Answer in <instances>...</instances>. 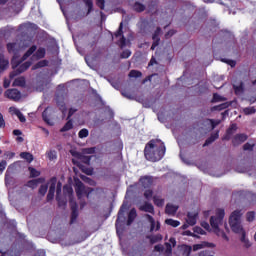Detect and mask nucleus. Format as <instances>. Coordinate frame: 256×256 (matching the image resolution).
Instances as JSON below:
<instances>
[{"label":"nucleus","instance_id":"f257e3e1","mask_svg":"<svg viewBox=\"0 0 256 256\" xmlns=\"http://www.w3.org/2000/svg\"><path fill=\"white\" fill-rule=\"evenodd\" d=\"M29 45H31V41L25 40H16L7 44L8 53L14 55L12 58V67L15 71L10 73V79H14L17 75L24 73V71H27V69L31 67V62L29 61H26L23 64H21V62H17V55H19V52L23 51V49H27Z\"/></svg>","mask_w":256,"mask_h":256},{"label":"nucleus","instance_id":"f03ea898","mask_svg":"<svg viewBox=\"0 0 256 256\" xmlns=\"http://www.w3.org/2000/svg\"><path fill=\"white\" fill-rule=\"evenodd\" d=\"M165 143L159 139L150 140L144 149V155L147 161L155 163L165 157Z\"/></svg>","mask_w":256,"mask_h":256},{"label":"nucleus","instance_id":"7ed1b4c3","mask_svg":"<svg viewBox=\"0 0 256 256\" xmlns=\"http://www.w3.org/2000/svg\"><path fill=\"white\" fill-rule=\"evenodd\" d=\"M243 213V210L233 211L229 218V224L233 233H237L238 235H240V241L243 247L249 249V247H251V241H249V238H247V234L245 233V230L241 225V217Z\"/></svg>","mask_w":256,"mask_h":256},{"label":"nucleus","instance_id":"20e7f679","mask_svg":"<svg viewBox=\"0 0 256 256\" xmlns=\"http://www.w3.org/2000/svg\"><path fill=\"white\" fill-rule=\"evenodd\" d=\"M223 219H225V210L218 208L216 209L215 215L210 218V225L214 233L218 235V237H222L225 241H229V236L225 234L224 231L221 230V225H223Z\"/></svg>","mask_w":256,"mask_h":256},{"label":"nucleus","instance_id":"39448f33","mask_svg":"<svg viewBox=\"0 0 256 256\" xmlns=\"http://www.w3.org/2000/svg\"><path fill=\"white\" fill-rule=\"evenodd\" d=\"M23 10V0H10L7 4V8L3 10L4 15L12 17V15H17Z\"/></svg>","mask_w":256,"mask_h":256},{"label":"nucleus","instance_id":"423d86ee","mask_svg":"<svg viewBox=\"0 0 256 256\" xmlns=\"http://www.w3.org/2000/svg\"><path fill=\"white\" fill-rule=\"evenodd\" d=\"M75 191H76L78 199H83V197L89 198V194L93 193V189L86 188L85 185L82 184L81 181L76 183Z\"/></svg>","mask_w":256,"mask_h":256},{"label":"nucleus","instance_id":"0eeeda50","mask_svg":"<svg viewBox=\"0 0 256 256\" xmlns=\"http://www.w3.org/2000/svg\"><path fill=\"white\" fill-rule=\"evenodd\" d=\"M115 38L118 40V45L123 49V47H126L127 40L125 39V36H123V22L120 23L119 29L117 33L115 34Z\"/></svg>","mask_w":256,"mask_h":256},{"label":"nucleus","instance_id":"6e6552de","mask_svg":"<svg viewBox=\"0 0 256 256\" xmlns=\"http://www.w3.org/2000/svg\"><path fill=\"white\" fill-rule=\"evenodd\" d=\"M4 95L7 99H11V101H19L21 99V92L17 89H8Z\"/></svg>","mask_w":256,"mask_h":256},{"label":"nucleus","instance_id":"1a4fd4ad","mask_svg":"<svg viewBox=\"0 0 256 256\" xmlns=\"http://www.w3.org/2000/svg\"><path fill=\"white\" fill-rule=\"evenodd\" d=\"M56 187H57V178L53 177L50 180V188L47 194V201H52V199L55 197Z\"/></svg>","mask_w":256,"mask_h":256},{"label":"nucleus","instance_id":"9d476101","mask_svg":"<svg viewBox=\"0 0 256 256\" xmlns=\"http://www.w3.org/2000/svg\"><path fill=\"white\" fill-rule=\"evenodd\" d=\"M61 187L62 184L61 182L57 183V188H56V200L58 202L59 207H65L67 205V201L61 199Z\"/></svg>","mask_w":256,"mask_h":256},{"label":"nucleus","instance_id":"9b49d317","mask_svg":"<svg viewBox=\"0 0 256 256\" xmlns=\"http://www.w3.org/2000/svg\"><path fill=\"white\" fill-rule=\"evenodd\" d=\"M146 218L148 220V223H150V231H159V229H161V224L159 222H156L151 215L147 214Z\"/></svg>","mask_w":256,"mask_h":256},{"label":"nucleus","instance_id":"f8f14e48","mask_svg":"<svg viewBox=\"0 0 256 256\" xmlns=\"http://www.w3.org/2000/svg\"><path fill=\"white\" fill-rule=\"evenodd\" d=\"M198 217H199V212H188L186 222L190 226L196 225Z\"/></svg>","mask_w":256,"mask_h":256},{"label":"nucleus","instance_id":"ddd939ff","mask_svg":"<svg viewBox=\"0 0 256 256\" xmlns=\"http://www.w3.org/2000/svg\"><path fill=\"white\" fill-rule=\"evenodd\" d=\"M248 139L246 134H236L232 139V144L234 147L241 145V143H245V140Z\"/></svg>","mask_w":256,"mask_h":256},{"label":"nucleus","instance_id":"4468645a","mask_svg":"<svg viewBox=\"0 0 256 256\" xmlns=\"http://www.w3.org/2000/svg\"><path fill=\"white\" fill-rule=\"evenodd\" d=\"M139 182L142 185V187H144V189H149V187L153 185V177L151 176L141 177Z\"/></svg>","mask_w":256,"mask_h":256},{"label":"nucleus","instance_id":"2eb2a0df","mask_svg":"<svg viewBox=\"0 0 256 256\" xmlns=\"http://www.w3.org/2000/svg\"><path fill=\"white\" fill-rule=\"evenodd\" d=\"M159 35H161V28H157L152 36V39H153V44L151 46L152 51H155V48L159 45V41H161V39L159 38Z\"/></svg>","mask_w":256,"mask_h":256},{"label":"nucleus","instance_id":"dca6fc26","mask_svg":"<svg viewBox=\"0 0 256 256\" xmlns=\"http://www.w3.org/2000/svg\"><path fill=\"white\" fill-rule=\"evenodd\" d=\"M127 210V206L123 204L118 212V218L116 220V229L117 233H119V221L125 217V211Z\"/></svg>","mask_w":256,"mask_h":256},{"label":"nucleus","instance_id":"f3484780","mask_svg":"<svg viewBox=\"0 0 256 256\" xmlns=\"http://www.w3.org/2000/svg\"><path fill=\"white\" fill-rule=\"evenodd\" d=\"M219 123H221V120L207 119L204 121V124L207 126V129L209 131H213V129H215L217 127V125H219Z\"/></svg>","mask_w":256,"mask_h":256},{"label":"nucleus","instance_id":"a211bd4d","mask_svg":"<svg viewBox=\"0 0 256 256\" xmlns=\"http://www.w3.org/2000/svg\"><path fill=\"white\" fill-rule=\"evenodd\" d=\"M72 203L71 209H72V214H71V220L70 223L73 225L75 221H77V217H79V211L77 210V203Z\"/></svg>","mask_w":256,"mask_h":256},{"label":"nucleus","instance_id":"6ab92c4d","mask_svg":"<svg viewBox=\"0 0 256 256\" xmlns=\"http://www.w3.org/2000/svg\"><path fill=\"white\" fill-rule=\"evenodd\" d=\"M46 50L45 48H39L33 55L32 61H39V59H43L45 57Z\"/></svg>","mask_w":256,"mask_h":256},{"label":"nucleus","instance_id":"aec40b11","mask_svg":"<svg viewBox=\"0 0 256 256\" xmlns=\"http://www.w3.org/2000/svg\"><path fill=\"white\" fill-rule=\"evenodd\" d=\"M7 67H9V59L5 58V56L0 53V73H3Z\"/></svg>","mask_w":256,"mask_h":256},{"label":"nucleus","instance_id":"412c9836","mask_svg":"<svg viewBox=\"0 0 256 256\" xmlns=\"http://www.w3.org/2000/svg\"><path fill=\"white\" fill-rule=\"evenodd\" d=\"M179 209V206L177 205H173L171 203H168L166 205V209H165V213L167 215H175V213H177V210Z\"/></svg>","mask_w":256,"mask_h":256},{"label":"nucleus","instance_id":"4be33fe9","mask_svg":"<svg viewBox=\"0 0 256 256\" xmlns=\"http://www.w3.org/2000/svg\"><path fill=\"white\" fill-rule=\"evenodd\" d=\"M140 211H145V213H155V208L153 204L145 202L142 206H140Z\"/></svg>","mask_w":256,"mask_h":256},{"label":"nucleus","instance_id":"5701e85b","mask_svg":"<svg viewBox=\"0 0 256 256\" xmlns=\"http://www.w3.org/2000/svg\"><path fill=\"white\" fill-rule=\"evenodd\" d=\"M235 131H237V124H232L228 130L226 135L224 136V139L226 141H229V139H231V135H233L235 133Z\"/></svg>","mask_w":256,"mask_h":256},{"label":"nucleus","instance_id":"b1692460","mask_svg":"<svg viewBox=\"0 0 256 256\" xmlns=\"http://www.w3.org/2000/svg\"><path fill=\"white\" fill-rule=\"evenodd\" d=\"M179 251L182 256H190L192 248H191V246L182 245V246H180Z\"/></svg>","mask_w":256,"mask_h":256},{"label":"nucleus","instance_id":"393cba45","mask_svg":"<svg viewBox=\"0 0 256 256\" xmlns=\"http://www.w3.org/2000/svg\"><path fill=\"white\" fill-rule=\"evenodd\" d=\"M136 217H137V210H135V208H132L128 214L127 225H131V223L135 221Z\"/></svg>","mask_w":256,"mask_h":256},{"label":"nucleus","instance_id":"a878e982","mask_svg":"<svg viewBox=\"0 0 256 256\" xmlns=\"http://www.w3.org/2000/svg\"><path fill=\"white\" fill-rule=\"evenodd\" d=\"M45 182V178H38L35 180H30L27 183L28 187H31L32 189H35V187H37V185H39V183H44Z\"/></svg>","mask_w":256,"mask_h":256},{"label":"nucleus","instance_id":"bb28decb","mask_svg":"<svg viewBox=\"0 0 256 256\" xmlns=\"http://www.w3.org/2000/svg\"><path fill=\"white\" fill-rule=\"evenodd\" d=\"M35 51H37V46L33 45L32 47H30L27 52L23 55L22 57V61H27V59H29V57H31V55H33V53H35Z\"/></svg>","mask_w":256,"mask_h":256},{"label":"nucleus","instance_id":"cd10ccee","mask_svg":"<svg viewBox=\"0 0 256 256\" xmlns=\"http://www.w3.org/2000/svg\"><path fill=\"white\" fill-rule=\"evenodd\" d=\"M216 139H219V132L212 134L203 144V147H207V145H211Z\"/></svg>","mask_w":256,"mask_h":256},{"label":"nucleus","instance_id":"c85d7f7f","mask_svg":"<svg viewBox=\"0 0 256 256\" xmlns=\"http://www.w3.org/2000/svg\"><path fill=\"white\" fill-rule=\"evenodd\" d=\"M153 201H154V205H156V207H163V205H165V199L161 198V196L155 195L153 197Z\"/></svg>","mask_w":256,"mask_h":256},{"label":"nucleus","instance_id":"c756f323","mask_svg":"<svg viewBox=\"0 0 256 256\" xmlns=\"http://www.w3.org/2000/svg\"><path fill=\"white\" fill-rule=\"evenodd\" d=\"M20 157H21V159H25V161H27L28 163L33 162V154H31L29 152L20 153Z\"/></svg>","mask_w":256,"mask_h":256},{"label":"nucleus","instance_id":"7c9ffc66","mask_svg":"<svg viewBox=\"0 0 256 256\" xmlns=\"http://www.w3.org/2000/svg\"><path fill=\"white\" fill-rule=\"evenodd\" d=\"M150 239V243L153 245L155 243H159V241H163V236L161 234H156L148 237Z\"/></svg>","mask_w":256,"mask_h":256},{"label":"nucleus","instance_id":"2f4dec72","mask_svg":"<svg viewBox=\"0 0 256 256\" xmlns=\"http://www.w3.org/2000/svg\"><path fill=\"white\" fill-rule=\"evenodd\" d=\"M14 87H25V79L23 77L16 78L13 82Z\"/></svg>","mask_w":256,"mask_h":256},{"label":"nucleus","instance_id":"473e14b6","mask_svg":"<svg viewBox=\"0 0 256 256\" xmlns=\"http://www.w3.org/2000/svg\"><path fill=\"white\" fill-rule=\"evenodd\" d=\"M204 247H215L213 244H209L207 242H204L203 244H195L193 246L194 251H199V249H203Z\"/></svg>","mask_w":256,"mask_h":256},{"label":"nucleus","instance_id":"72a5a7b5","mask_svg":"<svg viewBox=\"0 0 256 256\" xmlns=\"http://www.w3.org/2000/svg\"><path fill=\"white\" fill-rule=\"evenodd\" d=\"M12 183H13V177L11 176V174H9V170H7L5 174V185L6 187H11Z\"/></svg>","mask_w":256,"mask_h":256},{"label":"nucleus","instance_id":"f704fd0d","mask_svg":"<svg viewBox=\"0 0 256 256\" xmlns=\"http://www.w3.org/2000/svg\"><path fill=\"white\" fill-rule=\"evenodd\" d=\"M49 62L47 60H41L38 63H36L32 69L35 71V69H41V67H47Z\"/></svg>","mask_w":256,"mask_h":256},{"label":"nucleus","instance_id":"c9c22d12","mask_svg":"<svg viewBox=\"0 0 256 256\" xmlns=\"http://www.w3.org/2000/svg\"><path fill=\"white\" fill-rule=\"evenodd\" d=\"M73 129V121L69 120L62 128L61 133H65L66 131H71Z\"/></svg>","mask_w":256,"mask_h":256},{"label":"nucleus","instance_id":"e433bc0d","mask_svg":"<svg viewBox=\"0 0 256 256\" xmlns=\"http://www.w3.org/2000/svg\"><path fill=\"white\" fill-rule=\"evenodd\" d=\"M165 223L166 225H170V227H179L181 225V222L174 219H166Z\"/></svg>","mask_w":256,"mask_h":256},{"label":"nucleus","instance_id":"4c0bfd02","mask_svg":"<svg viewBox=\"0 0 256 256\" xmlns=\"http://www.w3.org/2000/svg\"><path fill=\"white\" fill-rule=\"evenodd\" d=\"M79 139H85L89 137V130L87 128H83L78 133Z\"/></svg>","mask_w":256,"mask_h":256},{"label":"nucleus","instance_id":"58836bf2","mask_svg":"<svg viewBox=\"0 0 256 256\" xmlns=\"http://www.w3.org/2000/svg\"><path fill=\"white\" fill-rule=\"evenodd\" d=\"M134 11H137L138 13H141L142 11H145V5L136 2L133 6Z\"/></svg>","mask_w":256,"mask_h":256},{"label":"nucleus","instance_id":"ea45409f","mask_svg":"<svg viewBox=\"0 0 256 256\" xmlns=\"http://www.w3.org/2000/svg\"><path fill=\"white\" fill-rule=\"evenodd\" d=\"M233 89L236 95H241V93H243V83L241 82L238 86L234 84Z\"/></svg>","mask_w":256,"mask_h":256},{"label":"nucleus","instance_id":"a19ab883","mask_svg":"<svg viewBox=\"0 0 256 256\" xmlns=\"http://www.w3.org/2000/svg\"><path fill=\"white\" fill-rule=\"evenodd\" d=\"M243 112L245 115H253L254 113H256V109L255 107H246L243 109Z\"/></svg>","mask_w":256,"mask_h":256},{"label":"nucleus","instance_id":"79ce46f5","mask_svg":"<svg viewBox=\"0 0 256 256\" xmlns=\"http://www.w3.org/2000/svg\"><path fill=\"white\" fill-rule=\"evenodd\" d=\"M83 2L85 3L86 7H88L87 15H89V13H91L93 10V0H83Z\"/></svg>","mask_w":256,"mask_h":256},{"label":"nucleus","instance_id":"37998d69","mask_svg":"<svg viewBox=\"0 0 256 256\" xmlns=\"http://www.w3.org/2000/svg\"><path fill=\"white\" fill-rule=\"evenodd\" d=\"M9 113H10L11 115H16V117H18L19 114L21 113V110H19V109L16 108L15 106H11V107L9 108Z\"/></svg>","mask_w":256,"mask_h":256},{"label":"nucleus","instance_id":"c03bdc74","mask_svg":"<svg viewBox=\"0 0 256 256\" xmlns=\"http://www.w3.org/2000/svg\"><path fill=\"white\" fill-rule=\"evenodd\" d=\"M28 169L30 171L31 177H39V175H41V172H39L37 169H35L33 167H29Z\"/></svg>","mask_w":256,"mask_h":256},{"label":"nucleus","instance_id":"a18cd8bd","mask_svg":"<svg viewBox=\"0 0 256 256\" xmlns=\"http://www.w3.org/2000/svg\"><path fill=\"white\" fill-rule=\"evenodd\" d=\"M141 75H142L141 72H139L137 70H132L129 73V77L134 78V79L141 77Z\"/></svg>","mask_w":256,"mask_h":256},{"label":"nucleus","instance_id":"49530a36","mask_svg":"<svg viewBox=\"0 0 256 256\" xmlns=\"http://www.w3.org/2000/svg\"><path fill=\"white\" fill-rule=\"evenodd\" d=\"M223 33V37L225 40L229 39V41H233V39H235V36H233V34L229 31H225V32H222Z\"/></svg>","mask_w":256,"mask_h":256},{"label":"nucleus","instance_id":"de8ad7c7","mask_svg":"<svg viewBox=\"0 0 256 256\" xmlns=\"http://www.w3.org/2000/svg\"><path fill=\"white\" fill-rule=\"evenodd\" d=\"M57 105L60 107V111H62L63 115H65L67 113V107L65 106V103L59 102V100H57Z\"/></svg>","mask_w":256,"mask_h":256},{"label":"nucleus","instance_id":"09e8293b","mask_svg":"<svg viewBox=\"0 0 256 256\" xmlns=\"http://www.w3.org/2000/svg\"><path fill=\"white\" fill-rule=\"evenodd\" d=\"M131 57V50H124L121 53V59H129Z\"/></svg>","mask_w":256,"mask_h":256},{"label":"nucleus","instance_id":"8fccbe9b","mask_svg":"<svg viewBox=\"0 0 256 256\" xmlns=\"http://www.w3.org/2000/svg\"><path fill=\"white\" fill-rule=\"evenodd\" d=\"M144 197L149 201L153 197V190L151 189L146 190L144 192Z\"/></svg>","mask_w":256,"mask_h":256},{"label":"nucleus","instance_id":"3c124183","mask_svg":"<svg viewBox=\"0 0 256 256\" xmlns=\"http://www.w3.org/2000/svg\"><path fill=\"white\" fill-rule=\"evenodd\" d=\"M42 118L45 123H48V125H53V123H51V121L49 120V117H47V109L43 111Z\"/></svg>","mask_w":256,"mask_h":256},{"label":"nucleus","instance_id":"603ef678","mask_svg":"<svg viewBox=\"0 0 256 256\" xmlns=\"http://www.w3.org/2000/svg\"><path fill=\"white\" fill-rule=\"evenodd\" d=\"M48 158L50 159V161H53V159H57V152L50 150L48 153Z\"/></svg>","mask_w":256,"mask_h":256},{"label":"nucleus","instance_id":"864d4df0","mask_svg":"<svg viewBox=\"0 0 256 256\" xmlns=\"http://www.w3.org/2000/svg\"><path fill=\"white\" fill-rule=\"evenodd\" d=\"M246 219L247 221L251 222V221H254L255 220V213L253 211L251 212H248L246 214Z\"/></svg>","mask_w":256,"mask_h":256},{"label":"nucleus","instance_id":"5fc2aeb1","mask_svg":"<svg viewBox=\"0 0 256 256\" xmlns=\"http://www.w3.org/2000/svg\"><path fill=\"white\" fill-rule=\"evenodd\" d=\"M165 253L167 255H171V253H173V248L171 246V244H169V242L166 243V250H165Z\"/></svg>","mask_w":256,"mask_h":256},{"label":"nucleus","instance_id":"6e6d98bb","mask_svg":"<svg viewBox=\"0 0 256 256\" xmlns=\"http://www.w3.org/2000/svg\"><path fill=\"white\" fill-rule=\"evenodd\" d=\"M194 233H196L197 235H205V230H203V228L201 227H195Z\"/></svg>","mask_w":256,"mask_h":256},{"label":"nucleus","instance_id":"4d7b16f0","mask_svg":"<svg viewBox=\"0 0 256 256\" xmlns=\"http://www.w3.org/2000/svg\"><path fill=\"white\" fill-rule=\"evenodd\" d=\"M254 144L246 143L243 146L244 151H253Z\"/></svg>","mask_w":256,"mask_h":256},{"label":"nucleus","instance_id":"13d9d810","mask_svg":"<svg viewBox=\"0 0 256 256\" xmlns=\"http://www.w3.org/2000/svg\"><path fill=\"white\" fill-rule=\"evenodd\" d=\"M6 167H7V161L2 160L0 162V173H3V171H5V169H6Z\"/></svg>","mask_w":256,"mask_h":256},{"label":"nucleus","instance_id":"bf43d9fd","mask_svg":"<svg viewBox=\"0 0 256 256\" xmlns=\"http://www.w3.org/2000/svg\"><path fill=\"white\" fill-rule=\"evenodd\" d=\"M63 191L64 193H68V195H73V188L69 186H64Z\"/></svg>","mask_w":256,"mask_h":256},{"label":"nucleus","instance_id":"052dcab7","mask_svg":"<svg viewBox=\"0 0 256 256\" xmlns=\"http://www.w3.org/2000/svg\"><path fill=\"white\" fill-rule=\"evenodd\" d=\"M47 189H48L47 185H42L39 189L40 195H45V193H47Z\"/></svg>","mask_w":256,"mask_h":256},{"label":"nucleus","instance_id":"680f3d73","mask_svg":"<svg viewBox=\"0 0 256 256\" xmlns=\"http://www.w3.org/2000/svg\"><path fill=\"white\" fill-rule=\"evenodd\" d=\"M4 156L6 159H13V157H15V152H5Z\"/></svg>","mask_w":256,"mask_h":256},{"label":"nucleus","instance_id":"e2e57ef3","mask_svg":"<svg viewBox=\"0 0 256 256\" xmlns=\"http://www.w3.org/2000/svg\"><path fill=\"white\" fill-rule=\"evenodd\" d=\"M17 117H18L20 123H25V121H27V118H25V115H23V113H21V112L18 114Z\"/></svg>","mask_w":256,"mask_h":256},{"label":"nucleus","instance_id":"0e129e2a","mask_svg":"<svg viewBox=\"0 0 256 256\" xmlns=\"http://www.w3.org/2000/svg\"><path fill=\"white\" fill-rule=\"evenodd\" d=\"M97 6L100 9H105V0H97Z\"/></svg>","mask_w":256,"mask_h":256},{"label":"nucleus","instance_id":"69168bd1","mask_svg":"<svg viewBox=\"0 0 256 256\" xmlns=\"http://www.w3.org/2000/svg\"><path fill=\"white\" fill-rule=\"evenodd\" d=\"M223 63H227L228 65H230L231 67H235L236 62L233 60H226V59H222Z\"/></svg>","mask_w":256,"mask_h":256},{"label":"nucleus","instance_id":"338daca9","mask_svg":"<svg viewBox=\"0 0 256 256\" xmlns=\"http://www.w3.org/2000/svg\"><path fill=\"white\" fill-rule=\"evenodd\" d=\"M0 128H5V119L3 118V114L0 113Z\"/></svg>","mask_w":256,"mask_h":256},{"label":"nucleus","instance_id":"774afa93","mask_svg":"<svg viewBox=\"0 0 256 256\" xmlns=\"http://www.w3.org/2000/svg\"><path fill=\"white\" fill-rule=\"evenodd\" d=\"M6 254H7L8 256H19V253L13 252V250H8V252H6Z\"/></svg>","mask_w":256,"mask_h":256}]
</instances>
